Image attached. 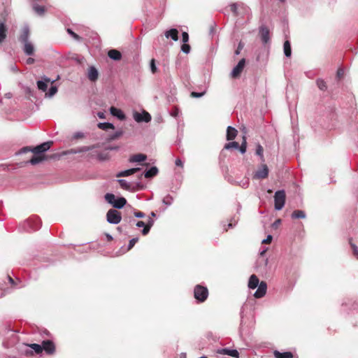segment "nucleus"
Listing matches in <instances>:
<instances>
[{
    "label": "nucleus",
    "instance_id": "f257e3e1",
    "mask_svg": "<svg viewBox=\"0 0 358 358\" xmlns=\"http://www.w3.org/2000/svg\"><path fill=\"white\" fill-rule=\"evenodd\" d=\"M41 226V220L38 216H32L24 223V228L28 231L38 230Z\"/></svg>",
    "mask_w": 358,
    "mask_h": 358
},
{
    "label": "nucleus",
    "instance_id": "f03ea898",
    "mask_svg": "<svg viewBox=\"0 0 358 358\" xmlns=\"http://www.w3.org/2000/svg\"><path fill=\"white\" fill-rule=\"evenodd\" d=\"M52 143H53L52 141H47V142L41 143L39 145L34 147L31 150H30L28 147H25L22 149V152H26L27 151L31 150V152L34 155H39V154H41L45 151L48 150L50 148Z\"/></svg>",
    "mask_w": 358,
    "mask_h": 358
},
{
    "label": "nucleus",
    "instance_id": "7ed1b4c3",
    "mask_svg": "<svg viewBox=\"0 0 358 358\" xmlns=\"http://www.w3.org/2000/svg\"><path fill=\"white\" fill-rule=\"evenodd\" d=\"M194 295L197 301L203 302L208 296V289L206 287L198 285L194 288Z\"/></svg>",
    "mask_w": 358,
    "mask_h": 358
},
{
    "label": "nucleus",
    "instance_id": "20e7f679",
    "mask_svg": "<svg viewBox=\"0 0 358 358\" xmlns=\"http://www.w3.org/2000/svg\"><path fill=\"white\" fill-rule=\"evenodd\" d=\"M285 192L284 190H278L274 195L275 208L278 210H281L285 203Z\"/></svg>",
    "mask_w": 358,
    "mask_h": 358
},
{
    "label": "nucleus",
    "instance_id": "39448f33",
    "mask_svg": "<svg viewBox=\"0 0 358 358\" xmlns=\"http://www.w3.org/2000/svg\"><path fill=\"white\" fill-rule=\"evenodd\" d=\"M107 221L110 224H117L121 220V213L117 210L110 209L106 214Z\"/></svg>",
    "mask_w": 358,
    "mask_h": 358
},
{
    "label": "nucleus",
    "instance_id": "423d86ee",
    "mask_svg": "<svg viewBox=\"0 0 358 358\" xmlns=\"http://www.w3.org/2000/svg\"><path fill=\"white\" fill-rule=\"evenodd\" d=\"M268 168L266 164H262L259 169L254 173L253 178L254 179H265L268 176Z\"/></svg>",
    "mask_w": 358,
    "mask_h": 358
},
{
    "label": "nucleus",
    "instance_id": "0eeeda50",
    "mask_svg": "<svg viewBox=\"0 0 358 358\" xmlns=\"http://www.w3.org/2000/svg\"><path fill=\"white\" fill-rule=\"evenodd\" d=\"M245 65V59H241L238 64L233 69L231 76L233 78H237L240 76Z\"/></svg>",
    "mask_w": 358,
    "mask_h": 358
},
{
    "label": "nucleus",
    "instance_id": "6e6552de",
    "mask_svg": "<svg viewBox=\"0 0 358 358\" xmlns=\"http://www.w3.org/2000/svg\"><path fill=\"white\" fill-rule=\"evenodd\" d=\"M134 119L137 122H149L151 120V115L145 110L142 113L136 112L134 114Z\"/></svg>",
    "mask_w": 358,
    "mask_h": 358
},
{
    "label": "nucleus",
    "instance_id": "1a4fd4ad",
    "mask_svg": "<svg viewBox=\"0 0 358 358\" xmlns=\"http://www.w3.org/2000/svg\"><path fill=\"white\" fill-rule=\"evenodd\" d=\"M259 34L261 40L264 44H267L270 41V31L266 26H261L259 28Z\"/></svg>",
    "mask_w": 358,
    "mask_h": 358
},
{
    "label": "nucleus",
    "instance_id": "9d476101",
    "mask_svg": "<svg viewBox=\"0 0 358 358\" xmlns=\"http://www.w3.org/2000/svg\"><path fill=\"white\" fill-rule=\"evenodd\" d=\"M43 350L47 354L52 355L55 351V346L52 341L50 340L43 341L42 342Z\"/></svg>",
    "mask_w": 358,
    "mask_h": 358
},
{
    "label": "nucleus",
    "instance_id": "9b49d317",
    "mask_svg": "<svg viewBox=\"0 0 358 358\" xmlns=\"http://www.w3.org/2000/svg\"><path fill=\"white\" fill-rule=\"evenodd\" d=\"M267 285L264 281H262L254 294V296L257 299H259L263 297L266 293Z\"/></svg>",
    "mask_w": 358,
    "mask_h": 358
},
{
    "label": "nucleus",
    "instance_id": "f8f14e48",
    "mask_svg": "<svg viewBox=\"0 0 358 358\" xmlns=\"http://www.w3.org/2000/svg\"><path fill=\"white\" fill-rule=\"evenodd\" d=\"M54 81H51L50 78L43 76L41 80L37 81V87L39 90L42 92H46L48 89V84L51 83H52Z\"/></svg>",
    "mask_w": 358,
    "mask_h": 358
},
{
    "label": "nucleus",
    "instance_id": "ddd939ff",
    "mask_svg": "<svg viewBox=\"0 0 358 358\" xmlns=\"http://www.w3.org/2000/svg\"><path fill=\"white\" fill-rule=\"evenodd\" d=\"M29 28L28 26H24L22 29V33L19 37V41L22 43H24L27 42H29Z\"/></svg>",
    "mask_w": 358,
    "mask_h": 358
},
{
    "label": "nucleus",
    "instance_id": "4468645a",
    "mask_svg": "<svg viewBox=\"0 0 358 358\" xmlns=\"http://www.w3.org/2000/svg\"><path fill=\"white\" fill-rule=\"evenodd\" d=\"M141 170L140 168H132L128 170L122 171L117 173L116 176L117 178H122V177H127L132 174H134L135 173Z\"/></svg>",
    "mask_w": 358,
    "mask_h": 358
},
{
    "label": "nucleus",
    "instance_id": "2eb2a0df",
    "mask_svg": "<svg viewBox=\"0 0 358 358\" xmlns=\"http://www.w3.org/2000/svg\"><path fill=\"white\" fill-rule=\"evenodd\" d=\"M24 45L23 46V51L27 55H34V45L29 41L24 43H22Z\"/></svg>",
    "mask_w": 358,
    "mask_h": 358
},
{
    "label": "nucleus",
    "instance_id": "dca6fc26",
    "mask_svg": "<svg viewBox=\"0 0 358 358\" xmlns=\"http://www.w3.org/2000/svg\"><path fill=\"white\" fill-rule=\"evenodd\" d=\"M110 112L112 115L117 117L120 120H123L125 119V115L120 109L112 106L110 108Z\"/></svg>",
    "mask_w": 358,
    "mask_h": 358
},
{
    "label": "nucleus",
    "instance_id": "f3484780",
    "mask_svg": "<svg viewBox=\"0 0 358 358\" xmlns=\"http://www.w3.org/2000/svg\"><path fill=\"white\" fill-rule=\"evenodd\" d=\"M259 285V280L256 275L253 274L250 277L248 282V287L250 289H255Z\"/></svg>",
    "mask_w": 358,
    "mask_h": 358
},
{
    "label": "nucleus",
    "instance_id": "a211bd4d",
    "mask_svg": "<svg viewBox=\"0 0 358 358\" xmlns=\"http://www.w3.org/2000/svg\"><path fill=\"white\" fill-rule=\"evenodd\" d=\"M95 147H96V145L83 146V147H80V148H78L71 149L69 151V153L77 154V153H80V152H87V151H90V150H92Z\"/></svg>",
    "mask_w": 358,
    "mask_h": 358
},
{
    "label": "nucleus",
    "instance_id": "6ab92c4d",
    "mask_svg": "<svg viewBox=\"0 0 358 358\" xmlns=\"http://www.w3.org/2000/svg\"><path fill=\"white\" fill-rule=\"evenodd\" d=\"M108 56L113 60L118 61L120 60L122 58V54L120 51L112 49L110 50L108 52Z\"/></svg>",
    "mask_w": 358,
    "mask_h": 358
},
{
    "label": "nucleus",
    "instance_id": "aec40b11",
    "mask_svg": "<svg viewBox=\"0 0 358 358\" xmlns=\"http://www.w3.org/2000/svg\"><path fill=\"white\" fill-rule=\"evenodd\" d=\"M237 132L238 131L235 128H234L231 126H229L227 129V141L234 140L237 135Z\"/></svg>",
    "mask_w": 358,
    "mask_h": 358
},
{
    "label": "nucleus",
    "instance_id": "412c9836",
    "mask_svg": "<svg viewBox=\"0 0 358 358\" xmlns=\"http://www.w3.org/2000/svg\"><path fill=\"white\" fill-rule=\"evenodd\" d=\"M147 159V156L144 154H136L130 157L129 162H141Z\"/></svg>",
    "mask_w": 358,
    "mask_h": 358
},
{
    "label": "nucleus",
    "instance_id": "4be33fe9",
    "mask_svg": "<svg viewBox=\"0 0 358 358\" xmlns=\"http://www.w3.org/2000/svg\"><path fill=\"white\" fill-rule=\"evenodd\" d=\"M98 76H99V73H98V71L96 70V69L94 66L90 67L89 71H88V78L91 81H96L98 78Z\"/></svg>",
    "mask_w": 358,
    "mask_h": 358
},
{
    "label": "nucleus",
    "instance_id": "5701e85b",
    "mask_svg": "<svg viewBox=\"0 0 358 358\" xmlns=\"http://www.w3.org/2000/svg\"><path fill=\"white\" fill-rule=\"evenodd\" d=\"M165 36L166 38L171 37L173 41H176L178 40V31L176 29H171L165 32Z\"/></svg>",
    "mask_w": 358,
    "mask_h": 358
},
{
    "label": "nucleus",
    "instance_id": "b1692460",
    "mask_svg": "<svg viewBox=\"0 0 358 358\" xmlns=\"http://www.w3.org/2000/svg\"><path fill=\"white\" fill-rule=\"evenodd\" d=\"M7 27L5 23L0 21V43H1L6 38Z\"/></svg>",
    "mask_w": 358,
    "mask_h": 358
},
{
    "label": "nucleus",
    "instance_id": "393cba45",
    "mask_svg": "<svg viewBox=\"0 0 358 358\" xmlns=\"http://www.w3.org/2000/svg\"><path fill=\"white\" fill-rule=\"evenodd\" d=\"M158 173V169L156 166H152L144 173V176L146 178H151L157 176Z\"/></svg>",
    "mask_w": 358,
    "mask_h": 358
},
{
    "label": "nucleus",
    "instance_id": "a878e982",
    "mask_svg": "<svg viewBox=\"0 0 358 358\" xmlns=\"http://www.w3.org/2000/svg\"><path fill=\"white\" fill-rule=\"evenodd\" d=\"M127 203V200L124 197L116 198L112 206L115 208H122Z\"/></svg>",
    "mask_w": 358,
    "mask_h": 358
},
{
    "label": "nucleus",
    "instance_id": "bb28decb",
    "mask_svg": "<svg viewBox=\"0 0 358 358\" xmlns=\"http://www.w3.org/2000/svg\"><path fill=\"white\" fill-rule=\"evenodd\" d=\"M274 356L275 358H292L293 354L290 352H280L275 350L274 352Z\"/></svg>",
    "mask_w": 358,
    "mask_h": 358
},
{
    "label": "nucleus",
    "instance_id": "cd10ccee",
    "mask_svg": "<svg viewBox=\"0 0 358 358\" xmlns=\"http://www.w3.org/2000/svg\"><path fill=\"white\" fill-rule=\"evenodd\" d=\"M33 10L37 13L38 15H43L45 12V8L44 6H39L36 3H34L32 6Z\"/></svg>",
    "mask_w": 358,
    "mask_h": 358
},
{
    "label": "nucleus",
    "instance_id": "c85d7f7f",
    "mask_svg": "<svg viewBox=\"0 0 358 358\" xmlns=\"http://www.w3.org/2000/svg\"><path fill=\"white\" fill-rule=\"evenodd\" d=\"M285 55L289 57L292 55L291 45L289 41H285L283 45Z\"/></svg>",
    "mask_w": 358,
    "mask_h": 358
},
{
    "label": "nucleus",
    "instance_id": "c756f323",
    "mask_svg": "<svg viewBox=\"0 0 358 358\" xmlns=\"http://www.w3.org/2000/svg\"><path fill=\"white\" fill-rule=\"evenodd\" d=\"M97 126L99 129L105 131H108L110 129H114L115 128L114 125L109 122H100Z\"/></svg>",
    "mask_w": 358,
    "mask_h": 358
},
{
    "label": "nucleus",
    "instance_id": "7c9ffc66",
    "mask_svg": "<svg viewBox=\"0 0 358 358\" xmlns=\"http://www.w3.org/2000/svg\"><path fill=\"white\" fill-rule=\"evenodd\" d=\"M153 224L154 220L152 218H149L146 224V226L142 230L143 235H147L149 233L150 228L152 227Z\"/></svg>",
    "mask_w": 358,
    "mask_h": 358
},
{
    "label": "nucleus",
    "instance_id": "2f4dec72",
    "mask_svg": "<svg viewBox=\"0 0 358 358\" xmlns=\"http://www.w3.org/2000/svg\"><path fill=\"white\" fill-rule=\"evenodd\" d=\"M255 153L260 157L261 162L264 163L265 162L264 157V148L260 144H257Z\"/></svg>",
    "mask_w": 358,
    "mask_h": 358
},
{
    "label": "nucleus",
    "instance_id": "473e14b6",
    "mask_svg": "<svg viewBox=\"0 0 358 358\" xmlns=\"http://www.w3.org/2000/svg\"><path fill=\"white\" fill-rule=\"evenodd\" d=\"M292 217L293 219H299V218H305L306 213L304 211L301 210H296L292 214Z\"/></svg>",
    "mask_w": 358,
    "mask_h": 358
},
{
    "label": "nucleus",
    "instance_id": "72a5a7b5",
    "mask_svg": "<svg viewBox=\"0 0 358 358\" xmlns=\"http://www.w3.org/2000/svg\"><path fill=\"white\" fill-rule=\"evenodd\" d=\"M123 135V131L122 130L116 131L115 133L110 134L108 137V140L109 141H114L118 139Z\"/></svg>",
    "mask_w": 358,
    "mask_h": 358
},
{
    "label": "nucleus",
    "instance_id": "f704fd0d",
    "mask_svg": "<svg viewBox=\"0 0 358 358\" xmlns=\"http://www.w3.org/2000/svg\"><path fill=\"white\" fill-rule=\"evenodd\" d=\"M45 159L44 157L38 156L37 155H34L30 159L29 162L32 165H36Z\"/></svg>",
    "mask_w": 358,
    "mask_h": 358
},
{
    "label": "nucleus",
    "instance_id": "c9c22d12",
    "mask_svg": "<svg viewBox=\"0 0 358 358\" xmlns=\"http://www.w3.org/2000/svg\"><path fill=\"white\" fill-rule=\"evenodd\" d=\"M28 346L30 347L31 349H33L36 354H40L43 351L42 345L32 343V344L28 345Z\"/></svg>",
    "mask_w": 358,
    "mask_h": 358
},
{
    "label": "nucleus",
    "instance_id": "e433bc0d",
    "mask_svg": "<svg viewBox=\"0 0 358 358\" xmlns=\"http://www.w3.org/2000/svg\"><path fill=\"white\" fill-rule=\"evenodd\" d=\"M118 183L120 184V187L124 189H130L131 188V184L126 180L120 179L118 180Z\"/></svg>",
    "mask_w": 358,
    "mask_h": 358
},
{
    "label": "nucleus",
    "instance_id": "4c0bfd02",
    "mask_svg": "<svg viewBox=\"0 0 358 358\" xmlns=\"http://www.w3.org/2000/svg\"><path fill=\"white\" fill-rule=\"evenodd\" d=\"M317 86L320 90L325 91L327 88L325 81L322 79H317L316 81Z\"/></svg>",
    "mask_w": 358,
    "mask_h": 358
},
{
    "label": "nucleus",
    "instance_id": "58836bf2",
    "mask_svg": "<svg viewBox=\"0 0 358 358\" xmlns=\"http://www.w3.org/2000/svg\"><path fill=\"white\" fill-rule=\"evenodd\" d=\"M105 199L108 203L112 205L115 202L116 196L113 194L107 193L105 195Z\"/></svg>",
    "mask_w": 358,
    "mask_h": 358
},
{
    "label": "nucleus",
    "instance_id": "ea45409f",
    "mask_svg": "<svg viewBox=\"0 0 358 358\" xmlns=\"http://www.w3.org/2000/svg\"><path fill=\"white\" fill-rule=\"evenodd\" d=\"M96 157L99 161H105L109 159L108 153L105 152L97 153Z\"/></svg>",
    "mask_w": 358,
    "mask_h": 358
},
{
    "label": "nucleus",
    "instance_id": "a19ab883",
    "mask_svg": "<svg viewBox=\"0 0 358 358\" xmlns=\"http://www.w3.org/2000/svg\"><path fill=\"white\" fill-rule=\"evenodd\" d=\"M238 148H239V144H238V143H237L236 141L230 142L229 143H227L224 145V148L227 150H229L231 148L238 149Z\"/></svg>",
    "mask_w": 358,
    "mask_h": 358
},
{
    "label": "nucleus",
    "instance_id": "79ce46f5",
    "mask_svg": "<svg viewBox=\"0 0 358 358\" xmlns=\"http://www.w3.org/2000/svg\"><path fill=\"white\" fill-rule=\"evenodd\" d=\"M129 222L130 224H131V223H134H134H135V224H136V226L137 227H143V228H144V227L146 226V224H145V222H143V221H137V222H136V220H135V219H134V218H131V219L129 220Z\"/></svg>",
    "mask_w": 358,
    "mask_h": 358
},
{
    "label": "nucleus",
    "instance_id": "37998d69",
    "mask_svg": "<svg viewBox=\"0 0 358 358\" xmlns=\"http://www.w3.org/2000/svg\"><path fill=\"white\" fill-rule=\"evenodd\" d=\"M239 150L242 154H244L247 150V142L245 137H243V141L241 145H239Z\"/></svg>",
    "mask_w": 358,
    "mask_h": 358
},
{
    "label": "nucleus",
    "instance_id": "c03bdc74",
    "mask_svg": "<svg viewBox=\"0 0 358 358\" xmlns=\"http://www.w3.org/2000/svg\"><path fill=\"white\" fill-rule=\"evenodd\" d=\"M57 92V87L56 86H52L49 91L46 93V96L49 97H52Z\"/></svg>",
    "mask_w": 358,
    "mask_h": 358
},
{
    "label": "nucleus",
    "instance_id": "a18cd8bd",
    "mask_svg": "<svg viewBox=\"0 0 358 358\" xmlns=\"http://www.w3.org/2000/svg\"><path fill=\"white\" fill-rule=\"evenodd\" d=\"M238 4L236 3H232L230 5V9H231V11L234 14V15L237 16L238 15Z\"/></svg>",
    "mask_w": 358,
    "mask_h": 358
},
{
    "label": "nucleus",
    "instance_id": "49530a36",
    "mask_svg": "<svg viewBox=\"0 0 358 358\" xmlns=\"http://www.w3.org/2000/svg\"><path fill=\"white\" fill-rule=\"evenodd\" d=\"M227 355H229V356H231L233 357H236V358L239 357V353L236 350L229 349V351H228V353Z\"/></svg>",
    "mask_w": 358,
    "mask_h": 358
},
{
    "label": "nucleus",
    "instance_id": "de8ad7c7",
    "mask_svg": "<svg viewBox=\"0 0 358 358\" xmlns=\"http://www.w3.org/2000/svg\"><path fill=\"white\" fill-rule=\"evenodd\" d=\"M172 201L173 197L170 195H167L163 199V203L167 206L171 205L172 203Z\"/></svg>",
    "mask_w": 358,
    "mask_h": 358
},
{
    "label": "nucleus",
    "instance_id": "09e8293b",
    "mask_svg": "<svg viewBox=\"0 0 358 358\" xmlns=\"http://www.w3.org/2000/svg\"><path fill=\"white\" fill-rule=\"evenodd\" d=\"M138 238H133L129 241V245H128V250H131L134 245L138 242Z\"/></svg>",
    "mask_w": 358,
    "mask_h": 358
},
{
    "label": "nucleus",
    "instance_id": "8fccbe9b",
    "mask_svg": "<svg viewBox=\"0 0 358 358\" xmlns=\"http://www.w3.org/2000/svg\"><path fill=\"white\" fill-rule=\"evenodd\" d=\"M181 50L185 53H189L190 51V45L187 43H183L181 46Z\"/></svg>",
    "mask_w": 358,
    "mask_h": 358
},
{
    "label": "nucleus",
    "instance_id": "3c124183",
    "mask_svg": "<svg viewBox=\"0 0 358 358\" xmlns=\"http://www.w3.org/2000/svg\"><path fill=\"white\" fill-rule=\"evenodd\" d=\"M180 113V112L179 109L178 108L175 107L171 111V115L174 117H177L179 115Z\"/></svg>",
    "mask_w": 358,
    "mask_h": 358
},
{
    "label": "nucleus",
    "instance_id": "603ef678",
    "mask_svg": "<svg viewBox=\"0 0 358 358\" xmlns=\"http://www.w3.org/2000/svg\"><path fill=\"white\" fill-rule=\"evenodd\" d=\"M205 94V92H192L191 93V96L192 97H194V98H200L201 96H203Z\"/></svg>",
    "mask_w": 358,
    "mask_h": 358
},
{
    "label": "nucleus",
    "instance_id": "864d4df0",
    "mask_svg": "<svg viewBox=\"0 0 358 358\" xmlns=\"http://www.w3.org/2000/svg\"><path fill=\"white\" fill-rule=\"evenodd\" d=\"M182 41L183 43H187L189 41V35L187 32H182Z\"/></svg>",
    "mask_w": 358,
    "mask_h": 358
},
{
    "label": "nucleus",
    "instance_id": "5fc2aeb1",
    "mask_svg": "<svg viewBox=\"0 0 358 358\" xmlns=\"http://www.w3.org/2000/svg\"><path fill=\"white\" fill-rule=\"evenodd\" d=\"M243 46H244V44L242 43V42H240L238 43V45L237 47V49L235 50V54L236 55H239L241 51L242 50V49L243 48Z\"/></svg>",
    "mask_w": 358,
    "mask_h": 358
},
{
    "label": "nucleus",
    "instance_id": "6e6d98bb",
    "mask_svg": "<svg viewBox=\"0 0 358 358\" xmlns=\"http://www.w3.org/2000/svg\"><path fill=\"white\" fill-rule=\"evenodd\" d=\"M150 69L153 73H155L157 71V67L155 66V59H152L150 62Z\"/></svg>",
    "mask_w": 358,
    "mask_h": 358
},
{
    "label": "nucleus",
    "instance_id": "4d7b16f0",
    "mask_svg": "<svg viewBox=\"0 0 358 358\" xmlns=\"http://www.w3.org/2000/svg\"><path fill=\"white\" fill-rule=\"evenodd\" d=\"M67 31H68V33H69L70 35H71V36H72L75 39H76V40H79V39H80V36H79L78 34H76V33H74L71 29H67Z\"/></svg>",
    "mask_w": 358,
    "mask_h": 358
},
{
    "label": "nucleus",
    "instance_id": "13d9d810",
    "mask_svg": "<svg viewBox=\"0 0 358 358\" xmlns=\"http://www.w3.org/2000/svg\"><path fill=\"white\" fill-rule=\"evenodd\" d=\"M272 238H273L272 236H271V235H268V236L266 237V238H265V239H264V240L262 241V243H263V244H269V243L271 242Z\"/></svg>",
    "mask_w": 358,
    "mask_h": 358
},
{
    "label": "nucleus",
    "instance_id": "bf43d9fd",
    "mask_svg": "<svg viewBox=\"0 0 358 358\" xmlns=\"http://www.w3.org/2000/svg\"><path fill=\"white\" fill-rule=\"evenodd\" d=\"M135 217L138 218H143L145 216V213L141 211H136L134 213Z\"/></svg>",
    "mask_w": 358,
    "mask_h": 358
},
{
    "label": "nucleus",
    "instance_id": "052dcab7",
    "mask_svg": "<svg viewBox=\"0 0 358 358\" xmlns=\"http://www.w3.org/2000/svg\"><path fill=\"white\" fill-rule=\"evenodd\" d=\"M351 245L353 250L354 255L358 259V248L354 244H352Z\"/></svg>",
    "mask_w": 358,
    "mask_h": 358
},
{
    "label": "nucleus",
    "instance_id": "680f3d73",
    "mask_svg": "<svg viewBox=\"0 0 358 358\" xmlns=\"http://www.w3.org/2000/svg\"><path fill=\"white\" fill-rule=\"evenodd\" d=\"M83 136H84L83 133H82V132H76L73 135V138L78 139V138H83Z\"/></svg>",
    "mask_w": 358,
    "mask_h": 358
},
{
    "label": "nucleus",
    "instance_id": "e2e57ef3",
    "mask_svg": "<svg viewBox=\"0 0 358 358\" xmlns=\"http://www.w3.org/2000/svg\"><path fill=\"white\" fill-rule=\"evenodd\" d=\"M229 348H222L217 350V353L221 355H227Z\"/></svg>",
    "mask_w": 358,
    "mask_h": 358
},
{
    "label": "nucleus",
    "instance_id": "0e129e2a",
    "mask_svg": "<svg viewBox=\"0 0 358 358\" xmlns=\"http://www.w3.org/2000/svg\"><path fill=\"white\" fill-rule=\"evenodd\" d=\"M343 75H344V71L342 69H338L337 71V77L338 78H341L343 76Z\"/></svg>",
    "mask_w": 358,
    "mask_h": 358
},
{
    "label": "nucleus",
    "instance_id": "69168bd1",
    "mask_svg": "<svg viewBox=\"0 0 358 358\" xmlns=\"http://www.w3.org/2000/svg\"><path fill=\"white\" fill-rule=\"evenodd\" d=\"M34 62H35V59H34V58H32V57H29V58L27 59L26 63H27V64H29V65H30V64H34Z\"/></svg>",
    "mask_w": 358,
    "mask_h": 358
},
{
    "label": "nucleus",
    "instance_id": "338daca9",
    "mask_svg": "<svg viewBox=\"0 0 358 358\" xmlns=\"http://www.w3.org/2000/svg\"><path fill=\"white\" fill-rule=\"evenodd\" d=\"M176 165L178 166H182V162L180 159L176 160Z\"/></svg>",
    "mask_w": 358,
    "mask_h": 358
},
{
    "label": "nucleus",
    "instance_id": "774afa93",
    "mask_svg": "<svg viewBox=\"0 0 358 358\" xmlns=\"http://www.w3.org/2000/svg\"><path fill=\"white\" fill-rule=\"evenodd\" d=\"M97 115H98V117H99V118H101V119H104V118H105V114H104V113H103V112H99V113H97Z\"/></svg>",
    "mask_w": 358,
    "mask_h": 358
}]
</instances>
